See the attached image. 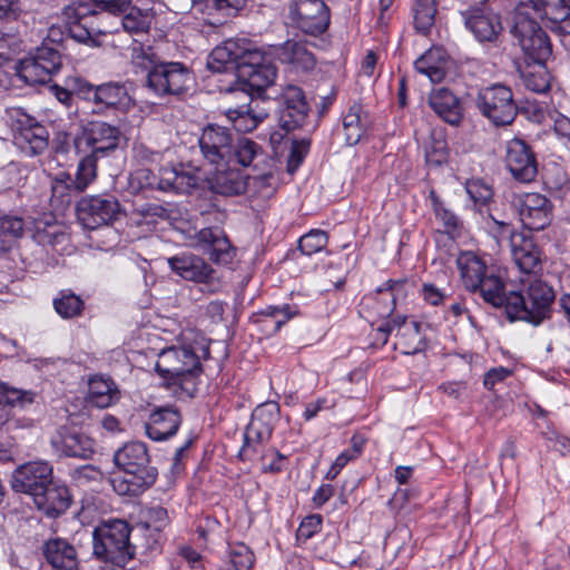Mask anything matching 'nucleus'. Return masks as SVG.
<instances>
[{
	"mask_svg": "<svg viewBox=\"0 0 570 570\" xmlns=\"http://www.w3.org/2000/svg\"><path fill=\"white\" fill-rule=\"evenodd\" d=\"M115 464L125 472L111 479L114 491L122 497H138L157 480V469L150 465L147 446L142 442H128L114 454Z\"/></svg>",
	"mask_w": 570,
	"mask_h": 570,
	"instance_id": "f257e3e1",
	"label": "nucleus"
},
{
	"mask_svg": "<svg viewBox=\"0 0 570 570\" xmlns=\"http://www.w3.org/2000/svg\"><path fill=\"white\" fill-rule=\"evenodd\" d=\"M130 530L129 524L119 519L96 527L92 533L95 556L116 567H125L135 554L129 541Z\"/></svg>",
	"mask_w": 570,
	"mask_h": 570,
	"instance_id": "f03ea898",
	"label": "nucleus"
},
{
	"mask_svg": "<svg viewBox=\"0 0 570 570\" xmlns=\"http://www.w3.org/2000/svg\"><path fill=\"white\" fill-rule=\"evenodd\" d=\"M554 301V291L546 282L534 279L521 292L509 293L508 316L511 320H520L539 325L549 318Z\"/></svg>",
	"mask_w": 570,
	"mask_h": 570,
	"instance_id": "7ed1b4c3",
	"label": "nucleus"
},
{
	"mask_svg": "<svg viewBox=\"0 0 570 570\" xmlns=\"http://www.w3.org/2000/svg\"><path fill=\"white\" fill-rule=\"evenodd\" d=\"M510 33L517 45L533 62H544L552 52L546 31L533 17L518 13L510 18Z\"/></svg>",
	"mask_w": 570,
	"mask_h": 570,
	"instance_id": "20e7f679",
	"label": "nucleus"
},
{
	"mask_svg": "<svg viewBox=\"0 0 570 570\" xmlns=\"http://www.w3.org/2000/svg\"><path fill=\"white\" fill-rule=\"evenodd\" d=\"M4 119L13 132L14 141L32 156L42 154L48 147V131L35 117L20 107L4 110Z\"/></svg>",
	"mask_w": 570,
	"mask_h": 570,
	"instance_id": "39448f33",
	"label": "nucleus"
},
{
	"mask_svg": "<svg viewBox=\"0 0 570 570\" xmlns=\"http://www.w3.org/2000/svg\"><path fill=\"white\" fill-rule=\"evenodd\" d=\"M277 75L272 59L257 48L243 58V62L237 65V83L239 89L250 95L261 94L267 87L274 83Z\"/></svg>",
	"mask_w": 570,
	"mask_h": 570,
	"instance_id": "423d86ee",
	"label": "nucleus"
},
{
	"mask_svg": "<svg viewBox=\"0 0 570 570\" xmlns=\"http://www.w3.org/2000/svg\"><path fill=\"white\" fill-rule=\"evenodd\" d=\"M475 105L480 112L495 126L510 125L518 114L512 90L501 83L480 89Z\"/></svg>",
	"mask_w": 570,
	"mask_h": 570,
	"instance_id": "0eeeda50",
	"label": "nucleus"
},
{
	"mask_svg": "<svg viewBox=\"0 0 570 570\" xmlns=\"http://www.w3.org/2000/svg\"><path fill=\"white\" fill-rule=\"evenodd\" d=\"M76 94L80 99L92 104L95 112H105L108 109L126 110L132 105L125 83L116 81L92 85L86 80H78Z\"/></svg>",
	"mask_w": 570,
	"mask_h": 570,
	"instance_id": "6e6552de",
	"label": "nucleus"
},
{
	"mask_svg": "<svg viewBox=\"0 0 570 570\" xmlns=\"http://www.w3.org/2000/svg\"><path fill=\"white\" fill-rule=\"evenodd\" d=\"M193 83L190 70L181 62L163 61L146 76L147 88L158 97L178 96Z\"/></svg>",
	"mask_w": 570,
	"mask_h": 570,
	"instance_id": "1a4fd4ad",
	"label": "nucleus"
},
{
	"mask_svg": "<svg viewBox=\"0 0 570 570\" xmlns=\"http://www.w3.org/2000/svg\"><path fill=\"white\" fill-rule=\"evenodd\" d=\"M156 371L175 384L197 376L202 372V365L199 357L190 347L173 346L159 353Z\"/></svg>",
	"mask_w": 570,
	"mask_h": 570,
	"instance_id": "9d476101",
	"label": "nucleus"
},
{
	"mask_svg": "<svg viewBox=\"0 0 570 570\" xmlns=\"http://www.w3.org/2000/svg\"><path fill=\"white\" fill-rule=\"evenodd\" d=\"M121 132L116 126L105 121H89L73 139V145L78 154L89 151L88 154L101 158L118 147Z\"/></svg>",
	"mask_w": 570,
	"mask_h": 570,
	"instance_id": "9b49d317",
	"label": "nucleus"
},
{
	"mask_svg": "<svg viewBox=\"0 0 570 570\" xmlns=\"http://www.w3.org/2000/svg\"><path fill=\"white\" fill-rule=\"evenodd\" d=\"M204 159L213 166H227L234 160V136L229 128L207 125L198 139Z\"/></svg>",
	"mask_w": 570,
	"mask_h": 570,
	"instance_id": "f8f14e48",
	"label": "nucleus"
},
{
	"mask_svg": "<svg viewBox=\"0 0 570 570\" xmlns=\"http://www.w3.org/2000/svg\"><path fill=\"white\" fill-rule=\"evenodd\" d=\"M278 407L275 403L258 405L244 432V444L239 455L244 459H250L258 452V448L269 440L274 423L277 419Z\"/></svg>",
	"mask_w": 570,
	"mask_h": 570,
	"instance_id": "ddd939ff",
	"label": "nucleus"
},
{
	"mask_svg": "<svg viewBox=\"0 0 570 570\" xmlns=\"http://www.w3.org/2000/svg\"><path fill=\"white\" fill-rule=\"evenodd\" d=\"M78 218L88 229L114 223L120 214V204L112 195L87 196L78 203Z\"/></svg>",
	"mask_w": 570,
	"mask_h": 570,
	"instance_id": "4468645a",
	"label": "nucleus"
},
{
	"mask_svg": "<svg viewBox=\"0 0 570 570\" xmlns=\"http://www.w3.org/2000/svg\"><path fill=\"white\" fill-rule=\"evenodd\" d=\"M512 205L520 222L529 230H542L552 220V203L539 193L515 195Z\"/></svg>",
	"mask_w": 570,
	"mask_h": 570,
	"instance_id": "2eb2a0df",
	"label": "nucleus"
},
{
	"mask_svg": "<svg viewBox=\"0 0 570 570\" xmlns=\"http://www.w3.org/2000/svg\"><path fill=\"white\" fill-rule=\"evenodd\" d=\"M289 18L298 29L312 36L323 33L330 24V11L323 0H293Z\"/></svg>",
	"mask_w": 570,
	"mask_h": 570,
	"instance_id": "dca6fc26",
	"label": "nucleus"
},
{
	"mask_svg": "<svg viewBox=\"0 0 570 570\" xmlns=\"http://www.w3.org/2000/svg\"><path fill=\"white\" fill-rule=\"evenodd\" d=\"M504 164L511 176L519 183H531L538 175L535 155L522 139L513 138L507 142Z\"/></svg>",
	"mask_w": 570,
	"mask_h": 570,
	"instance_id": "f3484780",
	"label": "nucleus"
},
{
	"mask_svg": "<svg viewBox=\"0 0 570 570\" xmlns=\"http://www.w3.org/2000/svg\"><path fill=\"white\" fill-rule=\"evenodd\" d=\"M52 480V466L45 461H33L18 466L11 476L14 492L29 494L32 499Z\"/></svg>",
	"mask_w": 570,
	"mask_h": 570,
	"instance_id": "a211bd4d",
	"label": "nucleus"
},
{
	"mask_svg": "<svg viewBox=\"0 0 570 570\" xmlns=\"http://www.w3.org/2000/svg\"><path fill=\"white\" fill-rule=\"evenodd\" d=\"M62 16L71 39L85 45L95 42L94 36L99 33V30L92 24L96 9L90 3L82 1L70 3L63 9Z\"/></svg>",
	"mask_w": 570,
	"mask_h": 570,
	"instance_id": "6ab92c4d",
	"label": "nucleus"
},
{
	"mask_svg": "<svg viewBox=\"0 0 570 570\" xmlns=\"http://www.w3.org/2000/svg\"><path fill=\"white\" fill-rule=\"evenodd\" d=\"M309 112L303 90L294 85L287 86L282 94L279 125L287 131L302 127Z\"/></svg>",
	"mask_w": 570,
	"mask_h": 570,
	"instance_id": "aec40b11",
	"label": "nucleus"
},
{
	"mask_svg": "<svg viewBox=\"0 0 570 570\" xmlns=\"http://www.w3.org/2000/svg\"><path fill=\"white\" fill-rule=\"evenodd\" d=\"M196 246L216 264H228L234 258V248L224 230L219 227H205L195 236Z\"/></svg>",
	"mask_w": 570,
	"mask_h": 570,
	"instance_id": "412c9836",
	"label": "nucleus"
},
{
	"mask_svg": "<svg viewBox=\"0 0 570 570\" xmlns=\"http://www.w3.org/2000/svg\"><path fill=\"white\" fill-rule=\"evenodd\" d=\"M253 48L250 43L245 41L228 39L212 50L207 60V67L214 72L235 70L237 76V65L243 62V58Z\"/></svg>",
	"mask_w": 570,
	"mask_h": 570,
	"instance_id": "4be33fe9",
	"label": "nucleus"
},
{
	"mask_svg": "<svg viewBox=\"0 0 570 570\" xmlns=\"http://www.w3.org/2000/svg\"><path fill=\"white\" fill-rule=\"evenodd\" d=\"M51 445L65 456L88 460L95 453V441L90 436L66 426L58 430Z\"/></svg>",
	"mask_w": 570,
	"mask_h": 570,
	"instance_id": "5701e85b",
	"label": "nucleus"
},
{
	"mask_svg": "<svg viewBox=\"0 0 570 570\" xmlns=\"http://www.w3.org/2000/svg\"><path fill=\"white\" fill-rule=\"evenodd\" d=\"M173 272L186 281L195 283L214 284L215 271L202 257L184 253L168 258Z\"/></svg>",
	"mask_w": 570,
	"mask_h": 570,
	"instance_id": "b1692460",
	"label": "nucleus"
},
{
	"mask_svg": "<svg viewBox=\"0 0 570 570\" xmlns=\"http://www.w3.org/2000/svg\"><path fill=\"white\" fill-rule=\"evenodd\" d=\"M395 327L397 328L395 347H399L402 353L413 355L423 348L420 326L416 322L405 323V321H389L377 327V333L382 335L377 337V340H382V343L385 344L387 342V335L393 332Z\"/></svg>",
	"mask_w": 570,
	"mask_h": 570,
	"instance_id": "393cba45",
	"label": "nucleus"
},
{
	"mask_svg": "<svg viewBox=\"0 0 570 570\" xmlns=\"http://www.w3.org/2000/svg\"><path fill=\"white\" fill-rule=\"evenodd\" d=\"M181 421V414L176 407H158L145 423L146 434L154 441L167 440L177 433Z\"/></svg>",
	"mask_w": 570,
	"mask_h": 570,
	"instance_id": "a878e982",
	"label": "nucleus"
},
{
	"mask_svg": "<svg viewBox=\"0 0 570 570\" xmlns=\"http://www.w3.org/2000/svg\"><path fill=\"white\" fill-rule=\"evenodd\" d=\"M157 178L158 190L163 193L188 194L198 185L197 176L181 164L161 166Z\"/></svg>",
	"mask_w": 570,
	"mask_h": 570,
	"instance_id": "bb28decb",
	"label": "nucleus"
},
{
	"mask_svg": "<svg viewBox=\"0 0 570 570\" xmlns=\"http://www.w3.org/2000/svg\"><path fill=\"white\" fill-rule=\"evenodd\" d=\"M510 237L511 254L515 265L523 273H532L540 264V253L533 240L522 234H510L509 226L500 223Z\"/></svg>",
	"mask_w": 570,
	"mask_h": 570,
	"instance_id": "cd10ccee",
	"label": "nucleus"
},
{
	"mask_svg": "<svg viewBox=\"0 0 570 570\" xmlns=\"http://www.w3.org/2000/svg\"><path fill=\"white\" fill-rule=\"evenodd\" d=\"M33 503L47 517L57 518L69 509L71 495L66 485L51 481L33 498Z\"/></svg>",
	"mask_w": 570,
	"mask_h": 570,
	"instance_id": "c85d7f7f",
	"label": "nucleus"
},
{
	"mask_svg": "<svg viewBox=\"0 0 570 570\" xmlns=\"http://www.w3.org/2000/svg\"><path fill=\"white\" fill-rule=\"evenodd\" d=\"M406 279H389L376 291V297H366V306H371L379 317L390 316L400 298L406 295Z\"/></svg>",
	"mask_w": 570,
	"mask_h": 570,
	"instance_id": "c756f323",
	"label": "nucleus"
},
{
	"mask_svg": "<svg viewBox=\"0 0 570 570\" xmlns=\"http://www.w3.org/2000/svg\"><path fill=\"white\" fill-rule=\"evenodd\" d=\"M406 279H389L376 291V297H366V306H371L379 317L390 316L400 298L406 295Z\"/></svg>",
	"mask_w": 570,
	"mask_h": 570,
	"instance_id": "7c9ffc66",
	"label": "nucleus"
},
{
	"mask_svg": "<svg viewBox=\"0 0 570 570\" xmlns=\"http://www.w3.org/2000/svg\"><path fill=\"white\" fill-rule=\"evenodd\" d=\"M212 189L224 196H237L247 189L248 177L233 164L215 166V173L210 180Z\"/></svg>",
	"mask_w": 570,
	"mask_h": 570,
	"instance_id": "2f4dec72",
	"label": "nucleus"
},
{
	"mask_svg": "<svg viewBox=\"0 0 570 570\" xmlns=\"http://www.w3.org/2000/svg\"><path fill=\"white\" fill-rule=\"evenodd\" d=\"M462 16L464 17L466 28L481 42L494 41L502 31L499 17L492 13H485L480 8L463 11Z\"/></svg>",
	"mask_w": 570,
	"mask_h": 570,
	"instance_id": "473e14b6",
	"label": "nucleus"
},
{
	"mask_svg": "<svg viewBox=\"0 0 570 570\" xmlns=\"http://www.w3.org/2000/svg\"><path fill=\"white\" fill-rule=\"evenodd\" d=\"M46 561L57 570H76L78 568V553L76 548L66 539L53 538L42 546Z\"/></svg>",
	"mask_w": 570,
	"mask_h": 570,
	"instance_id": "72a5a7b5",
	"label": "nucleus"
},
{
	"mask_svg": "<svg viewBox=\"0 0 570 570\" xmlns=\"http://www.w3.org/2000/svg\"><path fill=\"white\" fill-rule=\"evenodd\" d=\"M121 392L109 377L94 376L89 381L88 402L96 407L106 409L119 402Z\"/></svg>",
	"mask_w": 570,
	"mask_h": 570,
	"instance_id": "f704fd0d",
	"label": "nucleus"
},
{
	"mask_svg": "<svg viewBox=\"0 0 570 570\" xmlns=\"http://www.w3.org/2000/svg\"><path fill=\"white\" fill-rule=\"evenodd\" d=\"M429 105L435 114L450 125L461 121V108L458 98L446 88H440L431 92Z\"/></svg>",
	"mask_w": 570,
	"mask_h": 570,
	"instance_id": "c9c22d12",
	"label": "nucleus"
},
{
	"mask_svg": "<svg viewBox=\"0 0 570 570\" xmlns=\"http://www.w3.org/2000/svg\"><path fill=\"white\" fill-rule=\"evenodd\" d=\"M275 55L282 63L288 65L295 70L307 71L315 65L313 55L303 43L295 40H287L276 49Z\"/></svg>",
	"mask_w": 570,
	"mask_h": 570,
	"instance_id": "e433bc0d",
	"label": "nucleus"
},
{
	"mask_svg": "<svg viewBox=\"0 0 570 570\" xmlns=\"http://www.w3.org/2000/svg\"><path fill=\"white\" fill-rule=\"evenodd\" d=\"M371 125L370 116L360 104H353L343 117L345 141L350 146L356 145L366 134Z\"/></svg>",
	"mask_w": 570,
	"mask_h": 570,
	"instance_id": "4c0bfd02",
	"label": "nucleus"
},
{
	"mask_svg": "<svg viewBox=\"0 0 570 570\" xmlns=\"http://www.w3.org/2000/svg\"><path fill=\"white\" fill-rule=\"evenodd\" d=\"M461 278L471 292H476L480 281L488 274L485 263L472 252L461 253L456 259Z\"/></svg>",
	"mask_w": 570,
	"mask_h": 570,
	"instance_id": "58836bf2",
	"label": "nucleus"
},
{
	"mask_svg": "<svg viewBox=\"0 0 570 570\" xmlns=\"http://www.w3.org/2000/svg\"><path fill=\"white\" fill-rule=\"evenodd\" d=\"M436 0H414L412 7L413 26L417 33L428 36L435 26Z\"/></svg>",
	"mask_w": 570,
	"mask_h": 570,
	"instance_id": "ea45409f",
	"label": "nucleus"
},
{
	"mask_svg": "<svg viewBox=\"0 0 570 570\" xmlns=\"http://www.w3.org/2000/svg\"><path fill=\"white\" fill-rule=\"evenodd\" d=\"M476 291L481 297L494 307L504 306L508 313L509 294L504 292L502 279L494 274H487L478 285Z\"/></svg>",
	"mask_w": 570,
	"mask_h": 570,
	"instance_id": "a19ab883",
	"label": "nucleus"
},
{
	"mask_svg": "<svg viewBox=\"0 0 570 570\" xmlns=\"http://www.w3.org/2000/svg\"><path fill=\"white\" fill-rule=\"evenodd\" d=\"M17 76L24 83L33 86L47 83L53 73L29 56L17 66Z\"/></svg>",
	"mask_w": 570,
	"mask_h": 570,
	"instance_id": "79ce46f5",
	"label": "nucleus"
},
{
	"mask_svg": "<svg viewBox=\"0 0 570 570\" xmlns=\"http://www.w3.org/2000/svg\"><path fill=\"white\" fill-rule=\"evenodd\" d=\"M253 102L254 100L247 107L242 106L238 109L228 110L227 116L235 122L237 130L250 131L266 118V112L255 111L254 107H252ZM255 104L258 105V101H255Z\"/></svg>",
	"mask_w": 570,
	"mask_h": 570,
	"instance_id": "37998d69",
	"label": "nucleus"
},
{
	"mask_svg": "<svg viewBox=\"0 0 570 570\" xmlns=\"http://www.w3.org/2000/svg\"><path fill=\"white\" fill-rule=\"evenodd\" d=\"M98 157L87 154L83 156L78 166L76 176L73 178V190L82 193L97 177V161Z\"/></svg>",
	"mask_w": 570,
	"mask_h": 570,
	"instance_id": "c03bdc74",
	"label": "nucleus"
},
{
	"mask_svg": "<svg viewBox=\"0 0 570 570\" xmlns=\"http://www.w3.org/2000/svg\"><path fill=\"white\" fill-rule=\"evenodd\" d=\"M53 307L61 317L73 318L81 315L85 302L71 291H61L53 299Z\"/></svg>",
	"mask_w": 570,
	"mask_h": 570,
	"instance_id": "a18cd8bd",
	"label": "nucleus"
},
{
	"mask_svg": "<svg viewBox=\"0 0 570 570\" xmlns=\"http://www.w3.org/2000/svg\"><path fill=\"white\" fill-rule=\"evenodd\" d=\"M35 396V392L30 390L18 389L0 381V402L9 409L16 406L23 409L33 403Z\"/></svg>",
	"mask_w": 570,
	"mask_h": 570,
	"instance_id": "49530a36",
	"label": "nucleus"
},
{
	"mask_svg": "<svg viewBox=\"0 0 570 570\" xmlns=\"http://www.w3.org/2000/svg\"><path fill=\"white\" fill-rule=\"evenodd\" d=\"M262 147L248 138L238 139L234 142V160L233 165H240L247 167L254 163L255 159L263 157Z\"/></svg>",
	"mask_w": 570,
	"mask_h": 570,
	"instance_id": "de8ad7c7",
	"label": "nucleus"
},
{
	"mask_svg": "<svg viewBox=\"0 0 570 570\" xmlns=\"http://www.w3.org/2000/svg\"><path fill=\"white\" fill-rule=\"evenodd\" d=\"M153 17L147 11L132 7L122 17L121 23L126 31L131 33H140L149 30Z\"/></svg>",
	"mask_w": 570,
	"mask_h": 570,
	"instance_id": "09e8293b",
	"label": "nucleus"
},
{
	"mask_svg": "<svg viewBox=\"0 0 570 570\" xmlns=\"http://www.w3.org/2000/svg\"><path fill=\"white\" fill-rule=\"evenodd\" d=\"M30 56L53 75L61 69L62 62L59 50L46 42L37 47Z\"/></svg>",
	"mask_w": 570,
	"mask_h": 570,
	"instance_id": "8fccbe9b",
	"label": "nucleus"
},
{
	"mask_svg": "<svg viewBox=\"0 0 570 570\" xmlns=\"http://www.w3.org/2000/svg\"><path fill=\"white\" fill-rule=\"evenodd\" d=\"M157 175L148 168H137L129 175V188L132 193L158 190Z\"/></svg>",
	"mask_w": 570,
	"mask_h": 570,
	"instance_id": "3c124183",
	"label": "nucleus"
},
{
	"mask_svg": "<svg viewBox=\"0 0 570 570\" xmlns=\"http://www.w3.org/2000/svg\"><path fill=\"white\" fill-rule=\"evenodd\" d=\"M417 72L426 76L431 82H440L445 77L444 67L434 62V52L429 51L415 61Z\"/></svg>",
	"mask_w": 570,
	"mask_h": 570,
	"instance_id": "603ef678",
	"label": "nucleus"
},
{
	"mask_svg": "<svg viewBox=\"0 0 570 570\" xmlns=\"http://www.w3.org/2000/svg\"><path fill=\"white\" fill-rule=\"evenodd\" d=\"M327 233L322 229H312L299 238L298 247L307 256L321 252L327 245Z\"/></svg>",
	"mask_w": 570,
	"mask_h": 570,
	"instance_id": "864d4df0",
	"label": "nucleus"
},
{
	"mask_svg": "<svg viewBox=\"0 0 570 570\" xmlns=\"http://www.w3.org/2000/svg\"><path fill=\"white\" fill-rule=\"evenodd\" d=\"M430 198L433 204L435 217L442 223L444 233L452 235L460 226L459 218L443 206L434 190L430 193Z\"/></svg>",
	"mask_w": 570,
	"mask_h": 570,
	"instance_id": "5fc2aeb1",
	"label": "nucleus"
},
{
	"mask_svg": "<svg viewBox=\"0 0 570 570\" xmlns=\"http://www.w3.org/2000/svg\"><path fill=\"white\" fill-rule=\"evenodd\" d=\"M540 17H546L553 23H562L570 20V7L562 0H546Z\"/></svg>",
	"mask_w": 570,
	"mask_h": 570,
	"instance_id": "6e6d98bb",
	"label": "nucleus"
},
{
	"mask_svg": "<svg viewBox=\"0 0 570 570\" xmlns=\"http://www.w3.org/2000/svg\"><path fill=\"white\" fill-rule=\"evenodd\" d=\"M229 561L235 570H249L254 564V554L247 546L235 544L229 550Z\"/></svg>",
	"mask_w": 570,
	"mask_h": 570,
	"instance_id": "4d7b16f0",
	"label": "nucleus"
},
{
	"mask_svg": "<svg viewBox=\"0 0 570 570\" xmlns=\"http://www.w3.org/2000/svg\"><path fill=\"white\" fill-rule=\"evenodd\" d=\"M465 190L474 204L484 205L493 196L491 187L480 179L468 180Z\"/></svg>",
	"mask_w": 570,
	"mask_h": 570,
	"instance_id": "13d9d810",
	"label": "nucleus"
},
{
	"mask_svg": "<svg viewBox=\"0 0 570 570\" xmlns=\"http://www.w3.org/2000/svg\"><path fill=\"white\" fill-rule=\"evenodd\" d=\"M132 63L135 67L140 68L147 72V76L151 71L163 63L159 58L151 51V48L135 49L132 55Z\"/></svg>",
	"mask_w": 570,
	"mask_h": 570,
	"instance_id": "bf43d9fd",
	"label": "nucleus"
},
{
	"mask_svg": "<svg viewBox=\"0 0 570 570\" xmlns=\"http://www.w3.org/2000/svg\"><path fill=\"white\" fill-rule=\"evenodd\" d=\"M297 314V307L288 304L283 306H268L263 312V315L268 316L274 321L276 330Z\"/></svg>",
	"mask_w": 570,
	"mask_h": 570,
	"instance_id": "052dcab7",
	"label": "nucleus"
},
{
	"mask_svg": "<svg viewBox=\"0 0 570 570\" xmlns=\"http://www.w3.org/2000/svg\"><path fill=\"white\" fill-rule=\"evenodd\" d=\"M512 9L511 16L518 13L532 17V13L541 16L543 3L546 0H508Z\"/></svg>",
	"mask_w": 570,
	"mask_h": 570,
	"instance_id": "680f3d73",
	"label": "nucleus"
},
{
	"mask_svg": "<svg viewBox=\"0 0 570 570\" xmlns=\"http://www.w3.org/2000/svg\"><path fill=\"white\" fill-rule=\"evenodd\" d=\"M168 8L177 14H184L191 10L204 13L208 3L207 0H167Z\"/></svg>",
	"mask_w": 570,
	"mask_h": 570,
	"instance_id": "e2e57ef3",
	"label": "nucleus"
},
{
	"mask_svg": "<svg viewBox=\"0 0 570 570\" xmlns=\"http://www.w3.org/2000/svg\"><path fill=\"white\" fill-rule=\"evenodd\" d=\"M351 448L343 451L334 461L336 466H340L343 469L350 461L355 460L358 458L363 451L364 446V439L357 435H354L351 439Z\"/></svg>",
	"mask_w": 570,
	"mask_h": 570,
	"instance_id": "0e129e2a",
	"label": "nucleus"
},
{
	"mask_svg": "<svg viewBox=\"0 0 570 570\" xmlns=\"http://www.w3.org/2000/svg\"><path fill=\"white\" fill-rule=\"evenodd\" d=\"M32 425L31 420H18L11 417L10 409L4 403L0 402V428H6L7 432H13L20 428H30Z\"/></svg>",
	"mask_w": 570,
	"mask_h": 570,
	"instance_id": "69168bd1",
	"label": "nucleus"
},
{
	"mask_svg": "<svg viewBox=\"0 0 570 570\" xmlns=\"http://www.w3.org/2000/svg\"><path fill=\"white\" fill-rule=\"evenodd\" d=\"M23 232V222L19 217L2 216L0 217V233L8 237H20Z\"/></svg>",
	"mask_w": 570,
	"mask_h": 570,
	"instance_id": "338daca9",
	"label": "nucleus"
},
{
	"mask_svg": "<svg viewBox=\"0 0 570 570\" xmlns=\"http://www.w3.org/2000/svg\"><path fill=\"white\" fill-rule=\"evenodd\" d=\"M308 150V141H294L287 160L288 171L293 173L302 164Z\"/></svg>",
	"mask_w": 570,
	"mask_h": 570,
	"instance_id": "774afa93",
	"label": "nucleus"
}]
</instances>
